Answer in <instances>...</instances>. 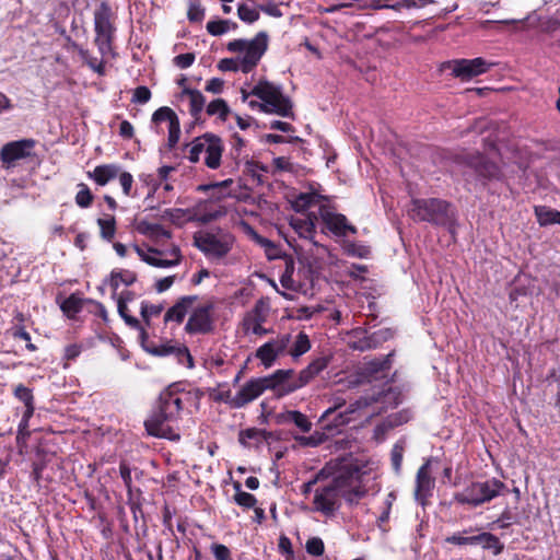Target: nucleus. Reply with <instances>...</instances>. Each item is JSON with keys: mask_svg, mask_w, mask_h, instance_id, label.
Instances as JSON below:
<instances>
[{"mask_svg": "<svg viewBox=\"0 0 560 560\" xmlns=\"http://www.w3.org/2000/svg\"><path fill=\"white\" fill-rule=\"evenodd\" d=\"M362 478L363 475L357 469L339 471L330 481L316 488L314 510L330 516L339 508L341 497L350 503L358 502L366 494Z\"/></svg>", "mask_w": 560, "mask_h": 560, "instance_id": "f257e3e1", "label": "nucleus"}, {"mask_svg": "<svg viewBox=\"0 0 560 560\" xmlns=\"http://www.w3.org/2000/svg\"><path fill=\"white\" fill-rule=\"evenodd\" d=\"M215 302L212 299L200 300L198 295L179 298L164 314V324L180 325L187 315L185 331L189 335H207L213 331L215 323Z\"/></svg>", "mask_w": 560, "mask_h": 560, "instance_id": "f03ea898", "label": "nucleus"}, {"mask_svg": "<svg viewBox=\"0 0 560 560\" xmlns=\"http://www.w3.org/2000/svg\"><path fill=\"white\" fill-rule=\"evenodd\" d=\"M243 102L248 101L252 109L282 117H293L292 103L282 93L281 86L260 80L250 92L242 90Z\"/></svg>", "mask_w": 560, "mask_h": 560, "instance_id": "7ed1b4c3", "label": "nucleus"}, {"mask_svg": "<svg viewBox=\"0 0 560 560\" xmlns=\"http://www.w3.org/2000/svg\"><path fill=\"white\" fill-rule=\"evenodd\" d=\"M409 215L416 221H425L448 229L451 234L456 232V218L452 206L441 199H413Z\"/></svg>", "mask_w": 560, "mask_h": 560, "instance_id": "20e7f679", "label": "nucleus"}, {"mask_svg": "<svg viewBox=\"0 0 560 560\" xmlns=\"http://www.w3.org/2000/svg\"><path fill=\"white\" fill-rule=\"evenodd\" d=\"M288 375H290V372H281V370H278L269 376L250 378L236 393L234 408L246 406L267 389L273 390L278 396L288 395V393H282V387H285L284 378Z\"/></svg>", "mask_w": 560, "mask_h": 560, "instance_id": "39448f33", "label": "nucleus"}, {"mask_svg": "<svg viewBox=\"0 0 560 560\" xmlns=\"http://www.w3.org/2000/svg\"><path fill=\"white\" fill-rule=\"evenodd\" d=\"M224 145L218 136L205 133L195 138L187 145V159L191 163H198L203 159V163L211 170H217L221 165Z\"/></svg>", "mask_w": 560, "mask_h": 560, "instance_id": "423d86ee", "label": "nucleus"}, {"mask_svg": "<svg viewBox=\"0 0 560 560\" xmlns=\"http://www.w3.org/2000/svg\"><path fill=\"white\" fill-rule=\"evenodd\" d=\"M235 243L230 232L218 229L200 231L194 235V245L210 260L220 261L228 256Z\"/></svg>", "mask_w": 560, "mask_h": 560, "instance_id": "0eeeda50", "label": "nucleus"}, {"mask_svg": "<svg viewBox=\"0 0 560 560\" xmlns=\"http://www.w3.org/2000/svg\"><path fill=\"white\" fill-rule=\"evenodd\" d=\"M269 37L266 32H259L252 39H234L228 43L229 51L236 54L243 63V72H250L259 62L268 48Z\"/></svg>", "mask_w": 560, "mask_h": 560, "instance_id": "6e6552de", "label": "nucleus"}, {"mask_svg": "<svg viewBox=\"0 0 560 560\" xmlns=\"http://www.w3.org/2000/svg\"><path fill=\"white\" fill-rule=\"evenodd\" d=\"M505 490L506 486L502 481L491 478L486 481L471 482L460 492L455 493L454 500L459 504L476 508L499 497Z\"/></svg>", "mask_w": 560, "mask_h": 560, "instance_id": "1a4fd4ad", "label": "nucleus"}, {"mask_svg": "<svg viewBox=\"0 0 560 560\" xmlns=\"http://www.w3.org/2000/svg\"><path fill=\"white\" fill-rule=\"evenodd\" d=\"M270 314V303L267 299H259L255 302L254 306L247 311L241 322V328L244 335H255L262 337L271 334L272 328H266L264 324L267 322Z\"/></svg>", "mask_w": 560, "mask_h": 560, "instance_id": "9d476101", "label": "nucleus"}, {"mask_svg": "<svg viewBox=\"0 0 560 560\" xmlns=\"http://www.w3.org/2000/svg\"><path fill=\"white\" fill-rule=\"evenodd\" d=\"M133 249L142 261L156 268H171L182 260L180 249L176 245L165 250L139 245H135Z\"/></svg>", "mask_w": 560, "mask_h": 560, "instance_id": "9b49d317", "label": "nucleus"}, {"mask_svg": "<svg viewBox=\"0 0 560 560\" xmlns=\"http://www.w3.org/2000/svg\"><path fill=\"white\" fill-rule=\"evenodd\" d=\"M95 26V44L103 56L112 52V40L114 35V26L110 21V10L107 5L102 4L94 14Z\"/></svg>", "mask_w": 560, "mask_h": 560, "instance_id": "f8f14e48", "label": "nucleus"}, {"mask_svg": "<svg viewBox=\"0 0 560 560\" xmlns=\"http://www.w3.org/2000/svg\"><path fill=\"white\" fill-rule=\"evenodd\" d=\"M328 365V359L325 357L313 360L305 369L298 375L293 370H281V372H290L284 378L285 387H282V393H292L306 384H308L316 375L324 371Z\"/></svg>", "mask_w": 560, "mask_h": 560, "instance_id": "ddd939ff", "label": "nucleus"}, {"mask_svg": "<svg viewBox=\"0 0 560 560\" xmlns=\"http://www.w3.org/2000/svg\"><path fill=\"white\" fill-rule=\"evenodd\" d=\"M494 66L493 62L478 57L474 59H457L448 63L452 74L462 81L470 79L488 72Z\"/></svg>", "mask_w": 560, "mask_h": 560, "instance_id": "4468645a", "label": "nucleus"}, {"mask_svg": "<svg viewBox=\"0 0 560 560\" xmlns=\"http://www.w3.org/2000/svg\"><path fill=\"white\" fill-rule=\"evenodd\" d=\"M319 218L325 228L337 237H347L357 234V228L348 222L346 215L334 211L327 205H320Z\"/></svg>", "mask_w": 560, "mask_h": 560, "instance_id": "2eb2a0df", "label": "nucleus"}, {"mask_svg": "<svg viewBox=\"0 0 560 560\" xmlns=\"http://www.w3.org/2000/svg\"><path fill=\"white\" fill-rule=\"evenodd\" d=\"M290 342L291 336L289 334L279 335L261 345L256 350V358L265 368H270L280 355L287 353Z\"/></svg>", "mask_w": 560, "mask_h": 560, "instance_id": "dca6fc26", "label": "nucleus"}, {"mask_svg": "<svg viewBox=\"0 0 560 560\" xmlns=\"http://www.w3.org/2000/svg\"><path fill=\"white\" fill-rule=\"evenodd\" d=\"M175 211L176 213L187 214L188 221H196L199 223H209L225 214V211L218 208L211 200H200L191 208L186 210L176 209Z\"/></svg>", "mask_w": 560, "mask_h": 560, "instance_id": "f3484780", "label": "nucleus"}, {"mask_svg": "<svg viewBox=\"0 0 560 560\" xmlns=\"http://www.w3.org/2000/svg\"><path fill=\"white\" fill-rule=\"evenodd\" d=\"M174 419L166 417L162 409L158 408L150 418L144 421L145 429L150 435L168 440H178L179 434L174 431L171 422Z\"/></svg>", "mask_w": 560, "mask_h": 560, "instance_id": "a211bd4d", "label": "nucleus"}, {"mask_svg": "<svg viewBox=\"0 0 560 560\" xmlns=\"http://www.w3.org/2000/svg\"><path fill=\"white\" fill-rule=\"evenodd\" d=\"M35 147L33 139H22L4 144L0 150V159L8 167L19 160L28 158Z\"/></svg>", "mask_w": 560, "mask_h": 560, "instance_id": "6ab92c4d", "label": "nucleus"}, {"mask_svg": "<svg viewBox=\"0 0 560 560\" xmlns=\"http://www.w3.org/2000/svg\"><path fill=\"white\" fill-rule=\"evenodd\" d=\"M434 479L431 477L430 462L424 463L417 472L415 497L422 505L431 497Z\"/></svg>", "mask_w": 560, "mask_h": 560, "instance_id": "aec40b11", "label": "nucleus"}, {"mask_svg": "<svg viewBox=\"0 0 560 560\" xmlns=\"http://www.w3.org/2000/svg\"><path fill=\"white\" fill-rule=\"evenodd\" d=\"M316 220L317 217L314 213H308L305 217H291L289 223L301 238L307 240L317 246V243L314 241Z\"/></svg>", "mask_w": 560, "mask_h": 560, "instance_id": "412c9836", "label": "nucleus"}, {"mask_svg": "<svg viewBox=\"0 0 560 560\" xmlns=\"http://www.w3.org/2000/svg\"><path fill=\"white\" fill-rule=\"evenodd\" d=\"M327 198L315 191L301 192L290 200L291 207L296 212H304L312 207L320 208V205L326 203Z\"/></svg>", "mask_w": 560, "mask_h": 560, "instance_id": "4be33fe9", "label": "nucleus"}, {"mask_svg": "<svg viewBox=\"0 0 560 560\" xmlns=\"http://www.w3.org/2000/svg\"><path fill=\"white\" fill-rule=\"evenodd\" d=\"M183 400L180 396L171 389H166L160 395L159 408L165 412L166 417L176 420L182 410Z\"/></svg>", "mask_w": 560, "mask_h": 560, "instance_id": "5701e85b", "label": "nucleus"}, {"mask_svg": "<svg viewBox=\"0 0 560 560\" xmlns=\"http://www.w3.org/2000/svg\"><path fill=\"white\" fill-rule=\"evenodd\" d=\"M121 167L118 164L97 165L93 171L86 173L88 177L94 180L98 186H105L114 178L118 177Z\"/></svg>", "mask_w": 560, "mask_h": 560, "instance_id": "b1692460", "label": "nucleus"}, {"mask_svg": "<svg viewBox=\"0 0 560 560\" xmlns=\"http://www.w3.org/2000/svg\"><path fill=\"white\" fill-rule=\"evenodd\" d=\"M180 98L188 102L190 115L195 119H199L206 105L203 94L198 90L186 88L182 91Z\"/></svg>", "mask_w": 560, "mask_h": 560, "instance_id": "393cba45", "label": "nucleus"}, {"mask_svg": "<svg viewBox=\"0 0 560 560\" xmlns=\"http://www.w3.org/2000/svg\"><path fill=\"white\" fill-rule=\"evenodd\" d=\"M371 404L369 398L362 397L348 406L342 411L338 412V419L335 420V427H340L349 423L355 413L366 408Z\"/></svg>", "mask_w": 560, "mask_h": 560, "instance_id": "a878e982", "label": "nucleus"}, {"mask_svg": "<svg viewBox=\"0 0 560 560\" xmlns=\"http://www.w3.org/2000/svg\"><path fill=\"white\" fill-rule=\"evenodd\" d=\"M371 404L369 398L362 397L348 406L342 411L338 412V419L335 420V427H340L349 423L355 413L366 408Z\"/></svg>", "mask_w": 560, "mask_h": 560, "instance_id": "bb28decb", "label": "nucleus"}, {"mask_svg": "<svg viewBox=\"0 0 560 560\" xmlns=\"http://www.w3.org/2000/svg\"><path fill=\"white\" fill-rule=\"evenodd\" d=\"M136 230L152 241H160L162 238L171 237V233L166 231L161 224L151 223L145 220L139 221L136 225Z\"/></svg>", "mask_w": 560, "mask_h": 560, "instance_id": "cd10ccee", "label": "nucleus"}, {"mask_svg": "<svg viewBox=\"0 0 560 560\" xmlns=\"http://www.w3.org/2000/svg\"><path fill=\"white\" fill-rule=\"evenodd\" d=\"M136 280H137V275L131 270H127V269L113 270L110 272V276L108 279V284L114 291L113 296H116V291L118 290V288L121 284L129 287L132 283H135Z\"/></svg>", "mask_w": 560, "mask_h": 560, "instance_id": "c85d7f7f", "label": "nucleus"}, {"mask_svg": "<svg viewBox=\"0 0 560 560\" xmlns=\"http://www.w3.org/2000/svg\"><path fill=\"white\" fill-rule=\"evenodd\" d=\"M279 419L282 423H293L302 432H310L312 429V422L302 412L298 410H288L279 415Z\"/></svg>", "mask_w": 560, "mask_h": 560, "instance_id": "c756f323", "label": "nucleus"}, {"mask_svg": "<svg viewBox=\"0 0 560 560\" xmlns=\"http://www.w3.org/2000/svg\"><path fill=\"white\" fill-rule=\"evenodd\" d=\"M295 269V264L292 257L285 256L283 258V270L280 276V283L283 289L290 290V291H296L298 290V283L293 279V273Z\"/></svg>", "mask_w": 560, "mask_h": 560, "instance_id": "7c9ffc66", "label": "nucleus"}, {"mask_svg": "<svg viewBox=\"0 0 560 560\" xmlns=\"http://www.w3.org/2000/svg\"><path fill=\"white\" fill-rule=\"evenodd\" d=\"M535 214L540 225L560 224V211L548 207H535Z\"/></svg>", "mask_w": 560, "mask_h": 560, "instance_id": "2f4dec72", "label": "nucleus"}, {"mask_svg": "<svg viewBox=\"0 0 560 560\" xmlns=\"http://www.w3.org/2000/svg\"><path fill=\"white\" fill-rule=\"evenodd\" d=\"M311 349V341L308 336L304 331H300L295 340L291 347V349L288 351V353L292 358H299L306 353Z\"/></svg>", "mask_w": 560, "mask_h": 560, "instance_id": "473e14b6", "label": "nucleus"}, {"mask_svg": "<svg viewBox=\"0 0 560 560\" xmlns=\"http://www.w3.org/2000/svg\"><path fill=\"white\" fill-rule=\"evenodd\" d=\"M253 240L264 248L265 255L269 260L280 258V249L279 247L271 242L270 240L253 232Z\"/></svg>", "mask_w": 560, "mask_h": 560, "instance_id": "72a5a7b5", "label": "nucleus"}, {"mask_svg": "<svg viewBox=\"0 0 560 560\" xmlns=\"http://www.w3.org/2000/svg\"><path fill=\"white\" fill-rule=\"evenodd\" d=\"M481 545L485 549L493 550V553L500 555L503 551V544L499 538L490 533H481L478 535L477 545Z\"/></svg>", "mask_w": 560, "mask_h": 560, "instance_id": "f704fd0d", "label": "nucleus"}, {"mask_svg": "<svg viewBox=\"0 0 560 560\" xmlns=\"http://www.w3.org/2000/svg\"><path fill=\"white\" fill-rule=\"evenodd\" d=\"M237 16L244 23L253 24L259 20L260 11L257 7L240 3L237 7Z\"/></svg>", "mask_w": 560, "mask_h": 560, "instance_id": "c9c22d12", "label": "nucleus"}, {"mask_svg": "<svg viewBox=\"0 0 560 560\" xmlns=\"http://www.w3.org/2000/svg\"><path fill=\"white\" fill-rule=\"evenodd\" d=\"M206 112L209 116H218L221 120L224 121L230 114V108L224 100L217 98L208 104Z\"/></svg>", "mask_w": 560, "mask_h": 560, "instance_id": "e433bc0d", "label": "nucleus"}, {"mask_svg": "<svg viewBox=\"0 0 560 560\" xmlns=\"http://www.w3.org/2000/svg\"><path fill=\"white\" fill-rule=\"evenodd\" d=\"M346 408V400L342 397H335L332 406L329 407L322 416L323 421L331 422L335 427V420L338 419V412Z\"/></svg>", "mask_w": 560, "mask_h": 560, "instance_id": "4c0bfd02", "label": "nucleus"}, {"mask_svg": "<svg viewBox=\"0 0 560 560\" xmlns=\"http://www.w3.org/2000/svg\"><path fill=\"white\" fill-rule=\"evenodd\" d=\"M78 192L74 197L75 203L80 208H89L94 199V196L89 188V186L84 183L78 184Z\"/></svg>", "mask_w": 560, "mask_h": 560, "instance_id": "58836bf2", "label": "nucleus"}, {"mask_svg": "<svg viewBox=\"0 0 560 560\" xmlns=\"http://www.w3.org/2000/svg\"><path fill=\"white\" fill-rule=\"evenodd\" d=\"M97 224L101 230V236L106 241H112L114 238L115 232H116L115 218L112 215H107L105 218H100L97 220Z\"/></svg>", "mask_w": 560, "mask_h": 560, "instance_id": "ea45409f", "label": "nucleus"}, {"mask_svg": "<svg viewBox=\"0 0 560 560\" xmlns=\"http://www.w3.org/2000/svg\"><path fill=\"white\" fill-rule=\"evenodd\" d=\"M234 488L236 490V493L234 494V501L237 505L245 509L255 508L257 500L252 493L242 491L240 483H235Z\"/></svg>", "mask_w": 560, "mask_h": 560, "instance_id": "a19ab883", "label": "nucleus"}, {"mask_svg": "<svg viewBox=\"0 0 560 560\" xmlns=\"http://www.w3.org/2000/svg\"><path fill=\"white\" fill-rule=\"evenodd\" d=\"M475 166L479 175L483 177L492 178L498 176L499 174V167L494 163L483 159L482 156L478 158V162L476 163Z\"/></svg>", "mask_w": 560, "mask_h": 560, "instance_id": "79ce46f5", "label": "nucleus"}, {"mask_svg": "<svg viewBox=\"0 0 560 560\" xmlns=\"http://www.w3.org/2000/svg\"><path fill=\"white\" fill-rule=\"evenodd\" d=\"M231 25L235 24L229 20L209 21L207 23V31L213 36H220L225 34L230 30Z\"/></svg>", "mask_w": 560, "mask_h": 560, "instance_id": "37998d69", "label": "nucleus"}, {"mask_svg": "<svg viewBox=\"0 0 560 560\" xmlns=\"http://www.w3.org/2000/svg\"><path fill=\"white\" fill-rule=\"evenodd\" d=\"M173 119L178 120V117L170 107H160L152 115V121L154 124L166 121L170 126Z\"/></svg>", "mask_w": 560, "mask_h": 560, "instance_id": "c03bdc74", "label": "nucleus"}, {"mask_svg": "<svg viewBox=\"0 0 560 560\" xmlns=\"http://www.w3.org/2000/svg\"><path fill=\"white\" fill-rule=\"evenodd\" d=\"M81 308L82 300L74 294L67 298L61 304V310L69 316L77 314Z\"/></svg>", "mask_w": 560, "mask_h": 560, "instance_id": "a18cd8bd", "label": "nucleus"}, {"mask_svg": "<svg viewBox=\"0 0 560 560\" xmlns=\"http://www.w3.org/2000/svg\"><path fill=\"white\" fill-rule=\"evenodd\" d=\"M119 184L122 188V192L126 197H136L137 194L132 191L133 176L126 171H120L118 175Z\"/></svg>", "mask_w": 560, "mask_h": 560, "instance_id": "49530a36", "label": "nucleus"}, {"mask_svg": "<svg viewBox=\"0 0 560 560\" xmlns=\"http://www.w3.org/2000/svg\"><path fill=\"white\" fill-rule=\"evenodd\" d=\"M305 549L311 556L320 557L325 551V545L322 538L312 537L306 541Z\"/></svg>", "mask_w": 560, "mask_h": 560, "instance_id": "de8ad7c7", "label": "nucleus"}, {"mask_svg": "<svg viewBox=\"0 0 560 560\" xmlns=\"http://www.w3.org/2000/svg\"><path fill=\"white\" fill-rule=\"evenodd\" d=\"M117 310L119 315L124 318L125 323L128 326L132 328H138L140 326L139 320L136 317L129 315V310L128 306L125 304V299L117 300Z\"/></svg>", "mask_w": 560, "mask_h": 560, "instance_id": "09e8293b", "label": "nucleus"}, {"mask_svg": "<svg viewBox=\"0 0 560 560\" xmlns=\"http://www.w3.org/2000/svg\"><path fill=\"white\" fill-rule=\"evenodd\" d=\"M213 398L215 401L225 402L230 407L234 408L236 395L233 396L231 390L225 386H219V388L213 394Z\"/></svg>", "mask_w": 560, "mask_h": 560, "instance_id": "8fccbe9b", "label": "nucleus"}, {"mask_svg": "<svg viewBox=\"0 0 560 560\" xmlns=\"http://www.w3.org/2000/svg\"><path fill=\"white\" fill-rule=\"evenodd\" d=\"M218 68L221 71H242L243 72V63L236 56L235 58H224L221 59L218 63Z\"/></svg>", "mask_w": 560, "mask_h": 560, "instance_id": "3c124183", "label": "nucleus"}, {"mask_svg": "<svg viewBox=\"0 0 560 560\" xmlns=\"http://www.w3.org/2000/svg\"><path fill=\"white\" fill-rule=\"evenodd\" d=\"M163 311V306L161 304H141V316L149 324L151 317L159 316Z\"/></svg>", "mask_w": 560, "mask_h": 560, "instance_id": "603ef678", "label": "nucleus"}, {"mask_svg": "<svg viewBox=\"0 0 560 560\" xmlns=\"http://www.w3.org/2000/svg\"><path fill=\"white\" fill-rule=\"evenodd\" d=\"M168 129V138H167V144L171 149H173L179 141L180 137V124L179 119L171 122L170 126H167Z\"/></svg>", "mask_w": 560, "mask_h": 560, "instance_id": "864d4df0", "label": "nucleus"}, {"mask_svg": "<svg viewBox=\"0 0 560 560\" xmlns=\"http://www.w3.org/2000/svg\"><path fill=\"white\" fill-rule=\"evenodd\" d=\"M14 396L21 400L24 405H28L34 402V397L32 390L24 386L23 384H19L14 389Z\"/></svg>", "mask_w": 560, "mask_h": 560, "instance_id": "5fc2aeb1", "label": "nucleus"}, {"mask_svg": "<svg viewBox=\"0 0 560 560\" xmlns=\"http://www.w3.org/2000/svg\"><path fill=\"white\" fill-rule=\"evenodd\" d=\"M150 90L147 86L141 85L135 89L131 102L136 104H145L150 101Z\"/></svg>", "mask_w": 560, "mask_h": 560, "instance_id": "6e6d98bb", "label": "nucleus"}, {"mask_svg": "<svg viewBox=\"0 0 560 560\" xmlns=\"http://www.w3.org/2000/svg\"><path fill=\"white\" fill-rule=\"evenodd\" d=\"M210 549L215 560H232L231 551L225 545L212 544Z\"/></svg>", "mask_w": 560, "mask_h": 560, "instance_id": "4d7b16f0", "label": "nucleus"}, {"mask_svg": "<svg viewBox=\"0 0 560 560\" xmlns=\"http://www.w3.org/2000/svg\"><path fill=\"white\" fill-rule=\"evenodd\" d=\"M515 521H516L515 515L512 513V511L510 509L506 508L501 513L499 518L494 522V524H497L499 528H508L513 523H515Z\"/></svg>", "mask_w": 560, "mask_h": 560, "instance_id": "13d9d810", "label": "nucleus"}, {"mask_svg": "<svg viewBox=\"0 0 560 560\" xmlns=\"http://www.w3.org/2000/svg\"><path fill=\"white\" fill-rule=\"evenodd\" d=\"M447 542L455 545H477L478 535L476 536H462V535H453L446 538Z\"/></svg>", "mask_w": 560, "mask_h": 560, "instance_id": "bf43d9fd", "label": "nucleus"}, {"mask_svg": "<svg viewBox=\"0 0 560 560\" xmlns=\"http://www.w3.org/2000/svg\"><path fill=\"white\" fill-rule=\"evenodd\" d=\"M195 61V55L191 52L182 54L174 58V65L180 69L189 68Z\"/></svg>", "mask_w": 560, "mask_h": 560, "instance_id": "052dcab7", "label": "nucleus"}, {"mask_svg": "<svg viewBox=\"0 0 560 560\" xmlns=\"http://www.w3.org/2000/svg\"><path fill=\"white\" fill-rule=\"evenodd\" d=\"M392 463L396 471H399L402 456H404V446L400 444H395L392 450Z\"/></svg>", "mask_w": 560, "mask_h": 560, "instance_id": "680f3d73", "label": "nucleus"}, {"mask_svg": "<svg viewBox=\"0 0 560 560\" xmlns=\"http://www.w3.org/2000/svg\"><path fill=\"white\" fill-rule=\"evenodd\" d=\"M188 19L191 22H199L205 16V9L198 3H191L188 9Z\"/></svg>", "mask_w": 560, "mask_h": 560, "instance_id": "e2e57ef3", "label": "nucleus"}, {"mask_svg": "<svg viewBox=\"0 0 560 560\" xmlns=\"http://www.w3.org/2000/svg\"><path fill=\"white\" fill-rule=\"evenodd\" d=\"M259 11H262L264 13H266L270 16H273V18H281L283 15L279 5L277 3H275L273 1H268L265 4H261L259 7Z\"/></svg>", "mask_w": 560, "mask_h": 560, "instance_id": "0e129e2a", "label": "nucleus"}, {"mask_svg": "<svg viewBox=\"0 0 560 560\" xmlns=\"http://www.w3.org/2000/svg\"><path fill=\"white\" fill-rule=\"evenodd\" d=\"M224 82L223 80L219 78H212L210 79L206 84V91L219 94L223 90Z\"/></svg>", "mask_w": 560, "mask_h": 560, "instance_id": "69168bd1", "label": "nucleus"}, {"mask_svg": "<svg viewBox=\"0 0 560 560\" xmlns=\"http://www.w3.org/2000/svg\"><path fill=\"white\" fill-rule=\"evenodd\" d=\"M174 281H175V277L174 276H168V277L159 279L155 282V290L158 292H160V293L164 292V291L168 290L173 285Z\"/></svg>", "mask_w": 560, "mask_h": 560, "instance_id": "338daca9", "label": "nucleus"}, {"mask_svg": "<svg viewBox=\"0 0 560 560\" xmlns=\"http://www.w3.org/2000/svg\"><path fill=\"white\" fill-rule=\"evenodd\" d=\"M133 133V126L128 120H122L119 126V136L124 139H131Z\"/></svg>", "mask_w": 560, "mask_h": 560, "instance_id": "774afa93", "label": "nucleus"}]
</instances>
